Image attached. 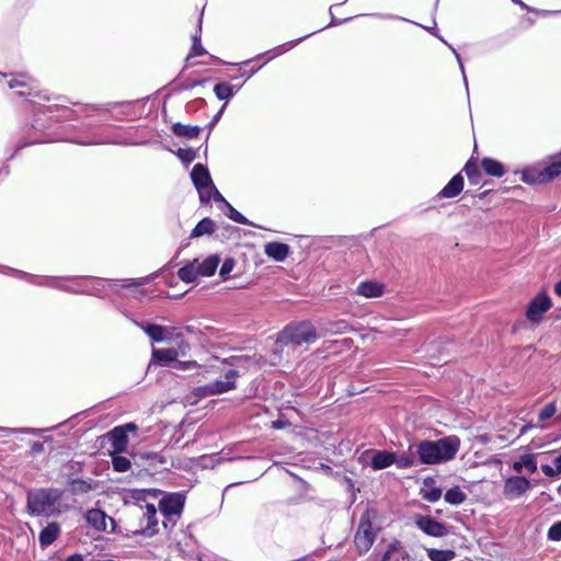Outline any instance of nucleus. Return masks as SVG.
I'll return each mask as SVG.
<instances>
[{"instance_id":"obj_7","label":"nucleus","mask_w":561,"mask_h":561,"mask_svg":"<svg viewBox=\"0 0 561 561\" xmlns=\"http://www.w3.org/2000/svg\"><path fill=\"white\" fill-rule=\"evenodd\" d=\"M552 307V301L546 293H539L530 300L526 310V318L534 324L540 323L543 314Z\"/></svg>"},{"instance_id":"obj_27","label":"nucleus","mask_w":561,"mask_h":561,"mask_svg":"<svg viewBox=\"0 0 561 561\" xmlns=\"http://www.w3.org/2000/svg\"><path fill=\"white\" fill-rule=\"evenodd\" d=\"M172 131L178 137H183L186 139H193L196 138L199 133L201 128L198 126H192V125H184L181 123H175L172 126Z\"/></svg>"},{"instance_id":"obj_24","label":"nucleus","mask_w":561,"mask_h":561,"mask_svg":"<svg viewBox=\"0 0 561 561\" xmlns=\"http://www.w3.org/2000/svg\"><path fill=\"white\" fill-rule=\"evenodd\" d=\"M178 276L182 282L187 284L195 282L201 276L197 268V260L195 259L182 266L178 271Z\"/></svg>"},{"instance_id":"obj_17","label":"nucleus","mask_w":561,"mask_h":561,"mask_svg":"<svg viewBox=\"0 0 561 561\" xmlns=\"http://www.w3.org/2000/svg\"><path fill=\"white\" fill-rule=\"evenodd\" d=\"M60 526L56 522L48 523L46 527H44L38 536L39 545L45 548L50 546L60 535Z\"/></svg>"},{"instance_id":"obj_5","label":"nucleus","mask_w":561,"mask_h":561,"mask_svg":"<svg viewBox=\"0 0 561 561\" xmlns=\"http://www.w3.org/2000/svg\"><path fill=\"white\" fill-rule=\"evenodd\" d=\"M377 537V530L374 529L369 512H365L358 523L354 536V545L359 554H365L370 550Z\"/></svg>"},{"instance_id":"obj_55","label":"nucleus","mask_w":561,"mask_h":561,"mask_svg":"<svg viewBox=\"0 0 561 561\" xmlns=\"http://www.w3.org/2000/svg\"><path fill=\"white\" fill-rule=\"evenodd\" d=\"M123 431H125L126 435L128 436L129 432H136L138 430V426L135 423H127L123 426H118Z\"/></svg>"},{"instance_id":"obj_40","label":"nucleus","mask_w":561,"mask_h":561,"mask_svg":"<svg viewBox=\"0 0 561 561\" xmlns=\"http://www.w3.org/2000/svg\"><path fill=\"white\" fill-rule=\"evenodd\" d=\"M33 80L31 78H26L25 76H18L16 78L11 79L8 82L10 89H15L20 87H32Z\"/></svg>"},{"instance_id":"obj_54","label":"nucleus","mask_w":561,"mask_h":561,"mask_svg":"<svg viewBox=\"0 0 561 561\" xmlns=\"http://www.w3.org/2000/svg\"><path fill=\"white\" fill-rule=\"evenodd\" d=\"M373 15H374V16H376V18H380V19H388V20H404V19H403V18H401V16H398V15H396V14H390V13H388V14H385V13H375V14H373Z\"/></svg>"},{"instance_id":"obj_60","label":"nucleus","mask_w":561,"mask_h":561,"mask_svg":"<svg viewBox=\"0 0 561 561\" xmlns=\"http://www.w3.org/2000/svg\"><path fill=\"white\" fill-rule=\"evenodd\" d=\"M535 427H537V426H536V425H533V424H530V423H529V424H526V425H524V426L520 428L519 435H524V434H526L529 430L535 428Z\"/></svg>"},{"instance_id":"obj_42","label":"nucleus","mask_w":561,"mask_h":561,"mask_svg":"<svg viewBox=\"0 0 561 561\" xmlns=\"http://www.w3.org/2000/svg\"><path fill=\"white\" fill-rule=\"evenodd\" d=\"M172 367L174 369H178V370H192V369H196V368H199V365L196 360H178L174 363V365H172Z\"/></svg>"},{"instance_id":"obj_33","label":"nucleus","mask_w":561,"mask_h":561,"mask_svg":"<svg viewBox=\"0 0 561 561\" xmlns=\"http://www.w3.org/2000/svg\"><path fill=\"white\" fill-rule=\"evenodd\" d=\"M427 557L431 561H451L456 557V552L450 549H426Z\"/></svg>"},{"instance_id":"obj_6","label":"nucleus","mask_w":561,"mask_h":561,"mask_svg":"<svg viewBox=\"0 0 561 561\" xmlns=\"http://www.w3.org/2000/svg\"><path fill=\"white\" fill-rule=\"evenodd\" d=\"M238 371L236 369H229L224 379L211 381L203 387L197 388V394L203 397H210L216 394L225 393L236 388V379Z\"/></svg>"},{"instance_id":"obj_52","label":"nucleus","mask_w":561,"mask_h":561,"mask_svg":"<svg viewBox=\"0 0 561 561\" xmlns=\"http://www.w3.org/2000/svg\"><path fill=\"white\" fill-rule=\"evenodd\" d=\"M225 108H226V103L221 106V108L215 114V116L210 121V123H209V127L210 128H213L218 123V121L220 119Z\"/></svg>"},{"instance_id":"obj_59","label":"nucleus","mask_w":561,"mask_h":561,"mask_svg":"<svg viewBox=\"0 0 561 561\" xmlns=\"http://www.w3.org/2000/svg\"><path fill=\"white\" fill-rule=\"evenodd\" d=\"M65 561H83V558L79 553H75L72 556H69Z\"/></svg>"},{"instance_id":"obj_61","label":"nucleus","mask_w":561,"mask_h":561,"mask_svg":"<svg viewBox=\"0 0 561 561\" xmlns=\"http://www.w3.org/2000/svg\"><path fill=\"white\" fill-rule=\"evenodd\" d=\"M554 466H556V468H554L556 472L561 473V456H559L554 459Z\"/></svg>"},{"instance_id":"obj_46","label":"nucleus","mask_w":561,"mask_h":561,"mask_svg":"<svg viewBox=\"0 0 561 561\" xmlns=\"http://www.w3.org/2000/svg\"><path fill=\"white\" fill-rule=\"evenodd\" d=\"M394 463L398 466V468H401V469L410 468L414 465V459L411 456H401V457L396 456Z\"/></svg>"},{"instance_id":"obj_26","label":"nucleus","mask_w":561,"mask_h":561,"mask_svg":"<svg viewBox=\"0 0 561 561\" xmlns=\"http://www.w3.org/2000/svg\"><path fill=\"white\" fill-rule=\"evenodd\" d=\"M215 231V222L208 218L205 217L202 220L197 222V225L193 228L191 231V238H199L203 236L211 234Z\"/></svg>"},{"instance_id":"obj_29","label":"nucleus","mask_w":561,"mask_h":561,"mask_svg":"<svg viewBox=\"0 0 561 561\" xmlns=\"http://www.w3.org/2000/svg\"><path fill=\"white\" fill-rule=\"evenodd\" d=\"M317 31L314 32H311L310 34H307L305 36H301L297 39H294V41H289L287 43H284L268 51H266L265 54L270 55L267 61L283 55L284 53L288 51L289 49H291L293 47H295L298 43H300L301 41H304L305 38L309 37L310 35L314 34Z\"/></svg>"},{"instance_id":"obj_21","label":"nucleus","mask_w":561,"mask_h":561,"mask_svg":"<svg viewBox=\"0 0 561 561\" xmlns=\"http://www.w3.org/2000/svg\"><path fill=\"white\" fill-rule=\"evenodd\" d=\"M512 469L517 473L522 472L523 469H526L529 473H535L537 471L536 456L530 453H524L519 460L512 465Z\"/></svg>"},{"instance_id":"obj_16","label":"nucleus","mask_w":561,"mask_h":561,"mask_svg":"<svg viewBox=\"0 0 561 561\" xmlns=\"http://www.w3.org/2000/svg\"><path fill=\"white\" fill-rule=\"evenodd\" d=\"M144 508V517L147 520V525L141 533L148 537H152L158 533L157 508L154 504L151 503H146Z\"/></svg>"},{"instance_id":"obj_28","label":"nucleus","mask_w":561,"mask_h":561,"mask_svg":"<svg viewBox=\"0 0 561 561\" xmlns=\"http://www.w3.org/2000/svg\"><path fill=\"white\" fill-rule=\"evenodd\" d=\"M174 344L173 351L176 352L178 357H185L191 351V344L184 339L183 334L173 331V339L168 341Z\"/></svg>"},{"instance_id":"obj_4","label":"nucleus","mask_w":561,"mask_h":561,"mask_svg":"<svg viewBox=\"0 0 561 561\" xmlns=\"http://www.w3.org/2000/svg\"><path fill=\"white\" fill-rule=\"evenodd\" d=\"M316 340V329L308 322H300L295 325H288L279 336V341L284 342L285 344H291L295 346L311 344Z\"/></svg>"},{"instance_id":"obj_41","label":"nucleus","mask_w":561,"mask_h":561,"mask_svg":"<svg viewBox=\"0 0 561 561\" xmlns=\"http://www.w3.org/2000/svg\"><path fill=\"white\" fill-rule=\"evenodd\" d=\"M556 411H557V407H556L554 402H550V403L546 404L540 410V412L538 414L539 421L543 422V421L551 419L556 414Z\"/></svg>"},{"instance_id":"obj_23","label":"nucleus","mask_w":561,"mask_h":561,"mask_svg":"<svg viewBox=\"0 0 561 561\" xmlns=\"http://www.w3.org/2000/svg\"><path fill=\"white\" fill-rule=\"evenodd\" d=\"M220 257L217 254L209 255L203 262L197 261V268L202 277L213 276L218 268Z\"/></svg>"},{"instance_id":"obj_8","label":"nucleus","mask_w":561,"mask_h":561,"mask_svg":"<svg viewBox=\"0 0 561 561\" xmlns=\"http://www.w3.org/2000/svg\"><path fill=\"white\" fill-rule=\"evenodd\" d=\"M530 489V481L523 476H512L504 481L503 495L508 501H515Z\"/></svg>"},{"instance_id":"obj_35","label":"nucleus","mask_w":561,"mask_h":561,"mask_svg":"<svg viewBox=\"0 0 561 561\" xmlns=\"http://www.w3.org/2000/svg\"><path fill=\"white\" fill-rule=\"evenodd\" d=\"M110 454L112 456L113 469L116 472L122 473V472H126L130 469L131 462L127 457L121 456L119 454H115V451H111Z\"/></svg>"},{"instance_id":"obj_58","label":"nucleus","mask_w":561,"mask_h":561,"mask_svg":"<svg viewBox=\"0 0 561 561\" xmlns=\"http://www.w3.org/2000/svg\"><path fill=\"white\" fill-rule=\"evenodd\" d=\"M286 426V423L280 421V420H277V421H274L272 423V427L275 428V430H282Z\"/></svg>"},{"instance_id":"obj_44","label":"nucleus","mask_w":561,"mask_h":561,"mask_svg":"<svg viewBox=\"0 0 561 561\" xmlns=\"http://www.w3.org/2000/svg\"><path fill=\"white\" fill-rule=\"evenodd\" d=\"M547 536L548 539L552 541L561 540V520L550 526Z\"/></svg>"},{"instance_id":"obj_50","label":"nucleus","mask_w":561,"mask_h":561,"mask_svg":"<svg viewBox=\"0 0 561 561\" xmlns=\"http://www.w3.org/2000/svg\"><path fill=\"white\" fill-rule=\"evenodd\" d=\"M459 64V68H460V71L462 73V78H463V81H465V84H466V88L468 89V84H467V78H466V73H465V67L462 65V61H461V57L460 55L457 53V50L455 48H453L451 46H449Z\"/></svg>"},{"instance_id":"obj_63","label":"nucleus","mask_w":561,"mask_h":561,"mask_svg":"<svg viewBox=\"0 0 561 561\" xmlns=\"http://www.w3.org/2000/svg\"><path fill=\"white\" fill-rule=\"evenodd\" d=\"M32 449L36 453H41L43 451L44 447L43 444L36 442L32 445Z\"/></svg>"},{"instance_id":"obj_62","label":"nucleus","mask_w":561,"mask_h":561,"mask_svg":"<svg viewBox=\"0 0 561 561\" xmlns=\"http://www.w3.org/2000/svg\"><path fill=\"white\" fill-rule=\"evenodd\" d=\"M11 432H19V433H32V434H36L37 431L36 430H32V428H19V430H10Z\"/></svg>"},{"instance_id":"obj_1","label":"nucleus","mask_w":561,"mask_h":561,"mask_svg":"<svg viewBox=\"0 0 561 561\" xmlns=\"http://www.w3.org/2000/svg\"><path fill=\"white\" fill-rule=\"evenodd\" d=\"M460 448V439L450 435L436 440H422L416 446L420 462L437 465L453 460Z\"/></svg>"},{"instance_id":"obj_31","label":"nucleus","mask_w":561,"mask_h":561,"mask_svg":"<svg viewBox=\"0 0 561 561\" xmlns=\"http://www.w3.org/2000/svg\"><path fill=\"white\" fill-rule=\"evenodd\" d=\"M516 174H520V180L526 184L534 185L542 183L540 170H538L535 167L526 168L522 171L516 172Z\"/></svg>"},{"instance_id":"obj_45","label":"nucleus","mask_w":561,"mask_h":561,"mask_svg":"<svg viewBox=\"0 0 561 561\" xmlns=\"http://www.w3.org/2000/svg\"><path fill=\"white\" fill-rule=\"evenodd\" d=\"M463 172L469 180L473 181L474 178L479 176V170L476 163L468 161L463 167Z\"/></svg>"},{"instance_id":"obj_53","label":"nucleus","mask_w":561,"mask_h":561,"mask_svg":"<svg viewBox=\"0 0 561 561\" xmlns=\"http://www.w3.org/2000/svg\"><path fill=\"white\" fill-rule=\"evenodd\" d=\"M147 282H148L147 277L138 278V279H131V280H128V284H125L124 286L125 287H128V286H141V285L146 284Z\"/></svg>"},{"instance_id":"obj_12","label":"nucleus","mask_w":561,"mask_h":561,"mask_svg":"<svg viewBox=\"0 0 561 561\" xmlns=\"http://www.w3.org/2000/svg\"><path fill=\"white\" fill-rule=\"evenodd\" d=\"M385 293V286L375 280L360 282L355 290V294L364 298H378Z\"/></svg>"},{"instance_id":"obj_15","label":"nucleus","mask_w":561,"mask_h":561,"mask_svg":"<svg viewBox=\"0 0 561 561\" xmlns=\"http://www.w3.org/2000/svg\"><path fill=\"white\" fill-rule=\"evenodd\" d=\"M176 352L173 351V348H152L151 351V363L159 364L162 366H170L171 364L174 365V363L178 359Z\"/></svg>"},{"instance_id":"obj_64","label":"nucleus","mask_w":561,"mask_h":561,"mask_svg":"<svg viewBox=\"0 0 561 561\" xmlns=\"http://www.w3.org/2000/svg\"><path fill=\"white\" fill-rule=\"evenodd\" d=\"M554 294L561 298V279L554 285Z\"/></svg>"},{"instance_id":"obj_37","label":"nucleus","mask_w":561,"mask_h":561,"mask_svg":"<svg viewBox=\"0 0 561 561\" xmlns=\"http://www.w3.org/2000/svg\"><path fill=\"white\" fill-rule=\"evenodd\" d=\"M422 499L435 503L442 497V490L437 486H428L421 490Z\"/></svg>"},{"instance_id":"obj_13","label":"nucleus","mask_w":561,"mask_h":561,"mask_svg":"<svg viewBox=\"0 0 561 561\" xmlns=\"http://www.w3.org/2000/svg\"><path fill=\"white\" fill-rule=\"evenodd\" d=\"M381 561H411V556L399 541L394 540L389 543Z\"/></svg>"},{"instance_id":"obj_39","label":"nucleus","mask_w":561,"mask_h":561,"mask_svg":"<svg viewBox=\"0 0 561 561\" xmlns=\"http://www.w3.org/2000/svg\"><path fill=\"white\" fill-rule=\"evenodd\" d=\"M176 156L182 162L188 164L195 160L196 151L192 148H180L176 152Z\"/></svg>"},{"instance_id":"obj_34","label":"nucleus","mask_w":561,"mask_h":561,"mask_svg":"<svg viewBox=\"0 0 561 561\" xmlns=\"http://www.w3.org/2000/svg\"><path fill=\"white\" fill-rule=\"evenodd\" d=\"M444 499L448 504L458 506L466 501L467 495L459 486H455L445 493Z\"/></svg>"},{"instance_id":"obj_56","label":"nucleus","mask_w":561,"mask_h":561,"mask_svg":"<svg viewBox=\"0 0 561 561\" xmlns=\"http://www.w3.org/2000/svg\"><path fill=\"white\" fill-rule=\"evenodd\" d=\"M541 470L547 477H553L554 474H557L554 468H552L549 465L541 466Z\"/></svg>"},{"instance_id":"obj_11","label":"nucleus","mask_w":561,"mask_h":561,"mask_svg":"<svg viewBox=\"0 0 561 561\" xmlns=\"http://www.w3.org/2000/svg\"><path fill=\"white\" fill-rule=\"evenodd\" d=\"M465 187V180L461 173L454 175L450 181L437 193L438 199L455 198Z\"/></svg>"},{"instance_id":"obj_22","label":"nucleus","mask_w":561,"mask_h":561,"mask_svg":"<svg viewBox=\"0 0 561 561\" xmlns=\"http://www.w3.org/2000/svg\"><path fill=\"white\" fill-rule=\"evenodd\" d=\"M85 519L95 530L104 531L106 529V514L101 510H89Z\"/></svg>"},{"instance_id":"obj_20","label":"nucleus","mask_w":561,"mask_h":561,"mask_svg":"<svg viewBox=\"0 0 561 561\" xmlns=\"http://www.w3.org/2000/svg\"><path fill=\"white\" fill-rule=\"evenodd\" d=\"M108 437L115 454H121L126 450L128 445V436L126 435L125 431L116 426L108 433Z\"/></svg>"},{"instance_id":"obj_51","label":"nucleus","mask_w":561,"mask_h":561,"mask_svg":"<svg viewBox=\"0 0 561 561\" xmlns=\"http://www.w3.org/2000/svg\"><path fill=\"white\" fill-rule=\"evenodd\" d=\"M133 494H134L133 497L140 502V501H145L146 496L151 494V492L147 491V490H135L133 492Z\"/></svg>"},{"instance_id":"obj_57","label":"nucleus","mask_w":561,"mask_h":561,"mask_svg":"<svg viewBox=\"0 0 561 561\" xmlns=\"http://www.w3.org/2000/svg\"><path fill=\"white\" fill-rule=\"evenodd\" d=\"M75 485H79V490L82 492H88L91 490V485L84 481H75Z\"/></svg>"},{"instance_id":"obj_49","label":"nucleus","mask_w":561,"mask_h":561,"mask_svg":"<svg viewBox=\"0 0 561 561\" xmlns=\"http://www.w3.org/2000/svg\"><path fill=\"white\" fill-rule=\"evenodd\" d=\"M373 450H365L359 457L358 462L363 466H370V459H371Z\"/></svg>"},{"instance_id":"obj_2","label":"nucleus","mask_w":561,"mask_h":561,"mask_svg":"<svg viewBox=\"0 0 561 561\" xmlns=\"http://www.w3.org/2000/svg\"><path fill=\"white\" fill-rule=\"evenodd\" d=\"M64 491L56 488L33 489L26 495V508L32 516H54L60 513L58 503Z\"/></svg>"},{"instance_id":"obj_36","label":"nucleus","mask_w":561,"mask_h":561,"mask_svg":"<svg viewBox=\"0 0 561 561\" xmlns=\"http://www.w3.org/2000/svg\"><path fill=\"white\" fill-rule=\"evenodd\" d=\"M225 215L231 219L232 221L241 225H249L252 226V224L240 213L230 203L227 204V206L224 208Z\"/></svg>"},{"instance_id":"obj_19","label":"nucleus","mask_w":561,"mask_h":561,"mask_svg":"<svg viewBox=\"0 0 561 561\" xmlns=\"http://www.w3.org/2000/svg\"><path fill=\"white\" fill-rule=\"evenodd\" d=\"M191 179L195 188L213 183L208 169L201 163L193 167L191 171Z\"/></svg>"},{"instance_id":"obj_48","label":"nucleus","mask_w":561,"mask_h":561,"mask_svg":"<svg viewBox=\"0 0 561 561\" xmlns=\"http://www.w3.org/2000/svg\"><path fill=\"white\" fill-rule=\"evenodd\" d=\"M233 266H234L233 260H231V259L226 260L220 267V271H219L220 276L225 277L226 275H228L232 271Z\"/></svg>"},{"instance_id":"obj_43","label":"nucleus","mask_w":561,"mask_h":561,"mask_svg":"<svg viewBox=\"0 0 561 561\" xmlns=\"http://www.w3.org/2000/svg\"><path fill=\"white\" fill-rule=\"evenodd\" d=\"M206 50L202 46L201 37L198 35L193 36V45L188 57L203 56Z\"/></svg>"},{"instance_id":"obj_38","label":"nucleus","mask_w":561,"mask_h":561,"mask_svg":"<svg viewBox=\"0 0 561 561\" xmlns=\"http://www.w3.org/2000/svg\"><path fill=\"white\" fill-rule=\"evenodd\" d=\"M213 188H217L214 183L196 188L202 204H207L211 201Z\"/></svg>"},{"instance_id":"obj_32","label":"nucleus","mask_w":561,"mask_h":561,"mask_svg":"<svg viewBox=\"0 0 561 561\" xmlns=\"http://www.w3.org/2000/svg\"><path fill=\"white\" fill-rule=\"evenodd\" d=\"M540 173L542 183L552 181L561 174V160L551 162L546 168L540 170Z\"/></svg>"},{"instance_id":"obj_14","label":"nucleus","mask_w":561,"mask_h":561,"mask_svg":"<svg viewBox=\"0 0 561 561\" xmlns=\"http://www.w3.org/2000/svg\"><path fill=\"white\" fill-rule=\"evenodd\" d=\"M396 461V454L388 450H373L370 467L374 470H382Z\"/></svg>"},{"instance_id":"obj_18","label":"nucleus","mask_w":561,"mask_h":561,"mask_svg":"<svg viewBox=\"0 0 561 561\" xmlns=\"http://www.w3.org/2000/svg\"><path fill=\"white\" fill-rule=\"evenodd\" d=\"M265 254L276 262H284L289 254V247L280 242H268L265 244Z\"/></svg>"},{"instance_id":"obj_9","label":"nucleus","mask_w":561,"mask_h":561,"mask_svg":"<svg viewBox=\"0 0 561 561\" xmlns=\"http://www.w3.org/2000/svg\"><path fill=\"white\" fill-rule=\"evenodd\" d=\"M414 524L420 530L431 537L440 538L448 534V529L443 523L430 516L415 515Z\"/></svg>"},{"instance_id":"obj_10","label":"nucleus","mask_w":561,"mask_h":561,"mask_svg":"<svg viewBox=\"0 0 561 561\" xmlns=\"http://www.w3.org/2000/svg\"><path fill=\"white\" fill-rule=\"evenodd\" d=\"M135 325L140 328L154 343L168 342L173 339L174 328H169L160 324L144 323L134 321Z\"/></svg>"},{"instance_id":"obj_47","label":"nucleus","mask_w":561,"mask_h":561,"mask_svg":"<svg viewBox=\"0 0 561 561\" xmlns=\"http://www.w3.org/2000/svg\"><path fill=\"white\" fill-rule=\"evenodd\" d=\"M211 201L219 204L220 208H225L229 202L221 195V193L217 188H213V197Z\"/></svg>"},{"instance_id":"obj_30","label":"nucleus","mask_w":561,"mask_h":561,"mask_svg":"<svg viewBox=\"0 0 561 561\" xmlns=\"http://www.w3.org/2000/svg\"><path fill=\"white\" fill-rule=\"evenodd\" d=\"M239 89L240 87L236 88L227 82H220L214 87V93L219 101L227 103Z\"/></svg>"},{"instance_id":"obj_25","label":"nucleus","mask_w":561,"mask_h":561,"mask_svg":"<svg viewBox=\"0 0 561 561\" xmlns=\"http://www.w3.org/2000/svg\"><path fill=\"white\" fill-rule=\"evenodd\" d=\"M481 168L488 175L495 178H501L505 173L504 165L492 158H483L481 160Z\"/></svg>"},{"instance_id":"obj_3","label":"nucleus","mask_w":561,"mask_h":561,"mask_svg":"<svg viewBox=\"0 0 561 561\" xmlns=\"http://www.w3.org/2000/svg\"><path fill=\"white\" fill-rule=\"evenodd\" d=\"M185 504V495L183 493H171L163 496L159 502V508L163 514V527L172 529L181 514Z\"/></svg>"}]
</instances>
